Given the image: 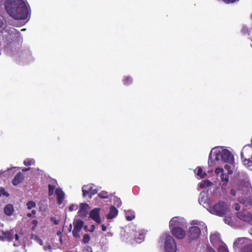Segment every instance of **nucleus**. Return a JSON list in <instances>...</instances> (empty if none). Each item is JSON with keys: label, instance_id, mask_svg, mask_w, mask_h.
<instances>
[{"label": "nucleus", "instance_id": "nucleus-56", "mask_svg": "<svg viewBox=\"0 0 252 252\" xmlns=\"http://www.w3.org/2000/svg\"><path fill=\"white\" fill-rule=\"evenodd\" d=\"M62 238H60V242H62Z\"/></svg>", "mask_w": 252, "mask_h": 252}, {"label": "nucleus", "instance_id": "nucleus-46", "mask_svg": "<svg viewBox=\"0 0 252 252\" xmlns=\"http://www.w3.org/2000/svg\"><path fill=\"white\" fill-rule=\"evenodd\" d=\"M14 236H15V240L16 241H18L19 240V237L18 235L15 233V234Z\"/></svg>", "mask_w": 252, "mask_h": 252}, {"label": "nucleus", "instance_id": "nucleus-23", "mask_svg": "<svg viewBox=\"0 0 252 252\" xmlns=\"http://www.w3.org/2000/svg\"><path fill=\"white\" fill-rule=\"evenodd\" d=\"M221 181L223 182V185H226L228 182V176L227 175H225L223 173L221 175Z\"/></svg>", "mask_w": 252, "mask_h": 252}, {"label": "nucleus", "instance_id": "nucleus-42", "mask_svg": "<svg viewBox=\"0 0 252 252\" xmlns=\"http://www.w3.org/2000/svg\"><path fill=\"white\" fill-rule=\"evenodd\" d=\"M207 252H215V250L211 248V247H208L207 249Z\"/></svg>", "mask_w": 252, "mask_h": 252}, {"label": "nucleus", "instance_id": "nucleus-15", "mask_svg": "<svg viewBox=\"0 0 252 252\" xmlns=\"http://www.w3.org/2000/svg\"><path fill=\"white\" fill-rule=\"evenodd\" d=\"M13 207L11 204H7L4 208V213L7 216L12 215L13 213Z\"/></svg>", "mask_w": 252, "mask_h": 252}, {"label": "nucleus", "instance_id": "nucleus-17", "mask_svg": "<svg viewBox=\"0 0 252 252\" xmlns=\"http://www.w3.org/2000/svg\"><path fill=\"white\" fill-rule=\"evenodd\" d=\"M92 185H84L82 187V194L83 196L85 197L89 194L90 189H91Z\"/></svg>", "mask_w": 252, "mask_h": 252}, {"label": "nucleus", "instance_id": "nucleus-47", "mask_svg": "<svg viewBox=\"0 0 252 252\" xmlns=\"http://www.w3.org/2000/svg\"><path fill=\"white\" fill-rule=\"evenodd\" d=\"M216 237V235H215V234H212L211 235L210 237V241L211 242H212V240L213 239H214L215 238V237Z\"/></svg>", "mask_w": 252, "mask_h": 252}, {"label": "nucleus", "instance_id": "nucleus-48", "mask_svg": "<svg viewBox=\"0 0 252 252\" xmlns=\"http://www.w3.org/2000/svg\"><path fill=\"white\" fill-rule=\"evenodd\" d=\"M30 168H26L23 169L22 170V171H23V172H27V171H28L30 170Z\"/></svg>", "mask_w": 252, "mask_h": 252}, {"label": "nucleus", "instance_id": "nucleus-27", "mask_svg": "<svg viewBox=\"0 0 252 252\" xmlns=\"http://www.w3.org/2000/svg\"><path fill=\"white\" fill-rule=\"evenodd\" d=\"M27 208L29 210H31L32 208H34L36 206V203L33 201H30L27 203Z\"/></svg>", "mask_w": 252, "mask_h": 252}, {"label": "nucleus", "instance_id": "nucleus-21", "mask_svg": "<svg viewBox=\"0 0 252 252\" xmlns=\"http://www.w3.org/2000/svg\"><path fill=\"white\" fill-rule=\"evenodd\" d=\"M240 252H252V244H250L242 248Z\"/></svg>", "mask_w": 252, "mask_h": 252}, {"label": "nucleus", "instance_id": "nucleus-6", "mask_svg": "<svg viewBox=\"0 0 252 252\" xmlns=\"http://www.w3.org/2000/svg\"><path fill=\"white\" fill-rule=\"evenodd\" d=\"M14 234L15 230L13 229L6 231L1 230L0 231V240H7L8 242L12 241Z\"/></svg>", "mask_w": 252, "mask_h": 252}, {"label": "nucleus", "instance_id": "nucleus-36", "mask_svg": "<svg viewBox=\"0 0 252 252\" xmlns=\"http://www.w3.org/2000/svg\"><path fill=\"white\" fill-rule=\"evenodd\" d=\"M51 220L53 221L56 225H58L59 223V220H57L55 217H51Z\"/></svg>", "mask_w": 252, "mask_h": 252}, {"label": "nucleus", "instance_id": "nucleus-1", "mask_svg": "<svg viewBox=\"0 0 252 252\" xmlns=\"http://www.w3.org/2000/svg\"><path fill=\"white\" fill-rule=\"evenodd\" d=\"M4 8L16 20H25L29 14V8L23 0H5Z\"/></svg>", "mask_w": 252, "mask_h": 252}, {"label": "nucleus", "instance_id": "nucleus-38", "mask_svg": "<svg viewBox=\"0 0 252 252\" xmlns=\"http://www.w3.org/2000/svg\"><path fill=\"white\" fill-rule=\"evenodd\" d=\"M134 218V215L126 216V220L129 221L132 220Z\"/></svg>", "mask_w": 252, "mask_h": 252}, {"label": "nucleus", "instance_id": "nucleus-18", "mask_svg": "<svg viewBox=\"0 0 252 252\" xmlns=\"http://www.w3.org/2000/svg\"><path fill=\"white\" fill-rule=\"evenodd\" d=\"M212 184V183L208 180H204L199 184V187L201 189L205 188V187H210Z\"/></svg>", "mask_w": 252, "mask_h": 252}, {"label": "nucleus", "instance_id": "nucleus-55", "mask_svg": "<svg viewBox=\"0 0 252 252\" xmlns=\"http://www.w3.org/2000/svg\"><path fill=\"white\" fill-rule=\"evenodd\" d=\"M6 194V196H8V193H6V192H5V194Z\"/></svg>", "mask_w": 252, "mask_h": 252}, {"label": "nucleus", "instance_id": "nucleus-12", "mask_svg": "<svg viewBox=\"0 0 252 252\" xmlns=\"http://www.w3.org/2000/svg\"><path fill=\"white\" fill-rule=\"evenodd\" d=\"M56 194L57 195V202L59 205H61L63 203V201L64 197V193L60 189H57L56 190Z\"/></svg>", "mask_w": 252, "mask_h": 252}, {"label": "nucleus", "instance_id": "nucleus-52", "mask_svg": "<svg viewBox=\"0 0 252 252\" xmlns=\"http://www.w3.org/2000/svg\"><path fill=\"white\" fill-rule=\"evenodd\" d=\"M52 248L51 246L50 245L48 246L47 249L51 250Z\"/></svg>", "mask_w": 252, "mask_h": 252}, {"label": "nucleus", "instance_id": "nucleus-9", "mask_svg": "<svg viewBox=\"0 0 252 252\" xmlns=\"http://www.w3.org/2000/svg\"><path fill=\"white\" fill-rule=\"evenodd\" d=\"M171 231L172 234L177 239H182L186 236V231L180 227L172 228Z\"/></svg>", "mask_w": 252, "mask_h": 252}, {"label": "nucleus", "instance_id": "nucleus-44", "mask_svg": "<svg viewBox=\"0 0 252 252\" xmlns=\"http://www.w3.org/2000/svg\"><path fill=\"white\" fill-rule=\"evenodd\" d=\"M230 194L233 196H235V195H236L235 190L234 189H231L230 190Z\"/></svg>", "mask_w": 252, "mask_h": 252}, {"label": "nucleus", "instance_id": "nucleus-11", "mask_svg": "<svg viewBox=\"0 0 252 252\" xmlns=\"http://www.w3.org/2000/svg\"><path fill=\"white\" fill-rule=\"evenodd\" d=\"M24 179V176L22 172H18L12 180V184L14 186H17L21 183Z\"/></svg>", "mask_w": 252, "mask_h": 252}, {"label": "nucleus", "instance_id": "nucleus-43", "mask_svg": "<svg viewBox=\"0 0 252 252\" xmlns=\"http://www.w3.org/2000/svg\"><path fill=\"white\" fill-rule=\"evenodd\" d=\"M234 206H235V209L236 210L238 211L240 210V205L239 204L236 203Z\"/></svg>", "mask_w": 252, "mask_h": 252}, {"label": "nucleus", "instance_id": "nucleus-5", "mask_svg": "<svg viewBox=\"0 0 252 252\" xmlns=\"http://www.w3.org/2000/svg\"><path fill=\"white\" fill-rule=\"evenodd\" d=\"M201 234V230L199 227L196 226H191L189 228L187 233L189 241L198 239Z\"/></svg>", "mask_w": 252, "mask_h": 252}, {"label": "nucleus", "instance_id": "nucleus-3", "mask_svg": "<svg viewBox=\"0 0 252 252\" xmlns=\"http://www.w3.org/2000/svg\"><path fill=\"white\" fill-rule=\"evenodd\" d=\"M228 211V208L226 203L220 201L213 206L212 213L219 216H222L225 215Z\"/></svg>", "mask_w": 252, "mask_h": 252}, {"label": "nucleus", "instance_id": "nucleus-35", "mask_svg": "<svg viewBox=\"0 0 252 252\" xmlns=\"http://www.w3.org/2000/svg\"><path fill=\"white\" fill-rule=\"evenodd\" d=\"M83 252H92V248L90 246H87L85 248Z\"/></svg>", "mask_w": 252, "mask_h": 252}, {"label": "nucleus", "instance_id": "nucleus-2", "mask_svg": "<svg viewBox=\"0 0 252 252\" xmlns=\"http://www.w3.org/2000/svg\"><path fill=\"white\" fill-rule=\"evenodd\" d=\"M215 159L217 161L220 159L224 162L231 164L234 163V156L227 149H223L221 151L217 153L215 155Z\"/></svg>", "mask_w": 252, "mask_h": 252}, {"label": "nucleus", "instance_id": "nucleus-29", "mask_svg": "<svg viewBox=\"0 0 252 252\" xmlns=\"http://www.w3.org/2000/svg\"><path fill=\"white\" fill-rule=\"evenodd\" d=\"M97 192V190L96 189H93L92 185L91 186V189H90V191H89V197L91 198L92 196L96 194Z\"/></svg>", "mask_w": 252, "mask_h": 252}, {"label": "nucleus", "instance_id": "nucleus-40", "mask_svg": "<svg viewBox=\"0 0 252 252\" xmlns=\"http://www.w3.org/2000/svg\"><path fill=\"white\" fill-rule=\"evenodd\" d=\"M95 229V226L94 224H92L91 227V229L90 230V232H93Z\"/></svg>", "mask_w": 252, "mask_h": 252}, {"label": "nucleus", "instance_id": "nucleus-51", "mask_svg": "<svg viewBox=\"0 0 252 252\" xmlns=\"http://www.w3.org/2000/svg\"><path fill=\"white\" fill-rule=\"evenodd\" d=\"M3 25V23L2 22L0 21V28H1Z\"/></svg>", "mask_w": 252, "mask_h": 252}, {"label": "nucleus", "instance_id": "nucleus-50", "mask_svg": "<svg viewBox=\"0 0 252 252\" xmlns=\"http://www.w3.org/2000/svg\"><path fill=\"white\" fill-rule=\"evenodd\" d=\"M32 222H33V223H34L35 225H36V224L37 223V220H34L32 221Z\"/></svg>", "mask_w": 252, "mask_h": 252}, {"label": "nucleus", "instance_id": "nucleus-54", "mask_svg": "<svg viewBox=\"0 0 252 252\" xmlns=\"http://www.w3.org/2000/svg\"><path fill=\"white\" fill-rule=\"evenodd\" d=\"M211 158V153L209 155V160H210Z\"/></svg>", "mask_w": 252, "mask_h": 252}, {"label": "nucleus", "instance_id": "nucleus-30", "mask_svg": "<svg viewBox=\"0 0 252 252\" xmlns=\"http://www.w3.org/2000/svg\"><path fill=\"white\" fill-rule=\"evenodd\" d=\"M241 158L243 160L244 164L245 165L248 164L249 166H250V165H249V163H252V161L250 159L244 158V155L242 152H241Z\"/></svg>", "mask_w": 252, "mask_h": 252}, {"label": "nucleus", "instance_id": "nucleus-20", "mask_svg": "<svg viewBox=\"0 0 252 252\" xmlns=\"http://www.w3.org/2000/svg\"><path fill=\"white\" fill-rule=\"evenodd\" d=\"M244 241V238H239L234 242L233 247L234 248H239L240 245H241Z\"/></svg>", "mask_w": 252, "mask_h": 252}, {"label": "nucleus", "instance_id": "nucleus-13", "mask_svg": "<svg viewBox=\"0 0 252 252\" xmlns=\"http://www.w3.org/2000/svg\"><path fill=\"white\" fill-rule=\"evenodd\" d=\"M118 213V211L117 208L114 206H111L110 207V211L107 215L106 218L108 220L112 219L117 216Z\"/></svg>", "mask_w": 252, "mask_h": 252}, {"label": "nucleus", "instance_id": "nucleus-41", "mask_svg": "<svg viewBox=\"0 0 252 252\" xmlns=\"http://www.w3.org/2000/svg\"><path fill=\"white\" fill-rule=\"evenodd\" d=\"M74 207H75V205H74V204H71V205L69 206V208H68L69 210L70 211H73V210H74Z\"/></svg>", "mask_w": 252, "mask_h": 252}, {"label": "nucleus", "instance_id": "nucleus-39", "mask_svg": "<svg viewBox=\"0 0 252 252\" xmlns=\"http://www.w3.org/2000/svg\"><path fill=\"white\" fill-rule=\"evenodd\" d=\"M222 0L226 3H233V2H235L237 0Z\"/></svg>", "mask_w": 252, "mask_h": 252}, {"label": "nucleus", "instance_id": "nucleus-31", "mask_svg": "<svg viewBox=\"0 0 252 252\" xmlns=\"http://www.w3.org/2000/svg\"><path fill=\"white\" fill-rule=\"evenodd\" d=\"M90 240V237L89 235L88 234H85L84 235L83 238V240H82L84 244H87L89 242Z\"/></svg>", "mask_w": 252, "mask_h": 252}, {"label": "nucleus", "instance_id": "nucleus-26", "mask_svg": "<svg viewBox=\"0 0 252 252\" xmlns=\"http://www.w3.org/2000/svg\"><path fill=\"white\" fill-rule=\"evenodd\" d=\"M81 230L79 229H75L74 228L72 230V235L73 237L75 238H80V232Z\"/></svg>", "mask_w": 252, "mask_h": 252}, {"label": "nucleus", "instance_id": "nucleus-25", "mask_svg": "<svg viewBox=\"0 0 252 252\" xmlns=\"http://www.w3.org/2000/svg\"><path fill=\"white\" fill-rule=\"evenodd\" d=\"M132 78L130 76H126L123 80V83L125 85H128L132 83Z\"/></svg>", "mask_w": 252, "mask_h": 252}, {"label": "nucleus", "instance_id": "nucleus-7", "mask_svg": "<svg viewBox=\"0 0 252 252\" xmlns=\"http://www.w3.org/2000/svg\"><path fill=\"white\" fill-rule=\"evenodd\" d=\"M100 210V208H95L92 210L89 213L90 218L98 224H100L101 222Z\"/></svg>", "mask_w": 252, "mask_h": 252}, {"label": "nucleus", "instance_id": "nucleus-14", "mask_svg": "<svg viewBox=\"0 0 252 252\" xmlns=\"http://www.w3.org/2000/svg\"><path fill=\"white\" fill-rule=\"evenodd\" d=\"M180 225V222L179 220L177 217L173 218L169 222V227L170 230H172V228H176V227H179Z\"/></svg>", "mask_w": 252, "mask_h": 252}, {"label": "nucleus", "instance_id": "nucleus-34", "mask_svg": "<svg viewBox=\"0 0 252 252\" xmlns=\"http://www.w3.org/2000/svg\"><path fill=\"white\" fill-rule=\"evenodd\" d=\"M225 169L228 171V173L229 174H232V171L230 170L231 167L228 164H226L224 165Z\"/></svg>", "mask_w": 252, "mask_h": 252}, {"label": "nucleus", "instance_id": "nucleus-10", "mask_svg": "<svg viewBox=\"0 0 252 252\" xmlns=\"http://www.w3.org/2000/svg\"><path fill=\"white\" fill-rule=\"evenodd\" d=\"M89 208V205L85 203L80 204V207L78 211V215L81 218H85L88 214V211Z\"/></svg>", "mask_w": 252, "mask_h": 252}, {"label": "nucleus", "instance_id": "nucleus-28", "mask_svg": "<svg viewBox=\"0 0 252 252\" xmlns=\"http://www.w3.org/2000/svg\"><path fill=\"white\" fill-rule=\"evenodd\" d=\"M55 188V186L54 185H52L51 184H49L48 185V195L49 196H51L53 195L54 193V191Z\"/></svg>", "mask_w": 252, "mask_h": 252}, {"label": "nucleus", "instance_id": "nucleus-24", "mask_svg": "<svg viewBox=\"0 0 252 252\" xmlns=\"http://www.w3.org/2000/svg\"><path fill=\"white\" fill-rule=\"evenodd\" d=\"M34 163V160L33 159L27 158L24 161V164L26 166H30Z\"/></svg>", "mask_w": 252, "mask_h": 252}, {"label": "nucleus", "instance_id": "nucleus-16", "mask_svg": "<svg viewBox=\"0 0 252 252\" xmlns=\"http://www.w3.org/2000/svg\"><path fill=\"white\" fill-rule=\"evenodd\" d=\"M83 224L84 222L82 220H76V221H74L73 222L74 228H75V229H79L80 230H81Z\"/></svg>", "mask_w": 252, "mask_h": 252}, {"label": "nucleus", "instance_id": "nucleus-53", "mask_svg": "<svg viewBox=\"0 0 252 252\" xmlns=\"http://www.w3.org/2000/svg\"><path fill=\"white\" fill-rule=\"evenodd\" d=\"M57 234L58 235H61V232L58 231V232H57Z\"/></svg>", "mask_w": 252, "mask_h": 252}, {"label": "nucleus", "instance_id": "nucleus-19", "mask_svg": "<svg viewBox=\"0 0 252 252\" xmlns=\"http://www.w3.org/2000/svg\"><path fill=\"white\" fill-rule=\"evenodd\" d=\"M197 168H198V170H197V175L199 176L200 177V178H201V179L205 178L207 174L205 172L203 171V170L201 167H198Z\"/></svg>", "mask_w": 252, "mask_h": 252}, {"label": "nucleus", "instance_id": "nucleus-45", "mask_svg": "<svg viewBox=\"0 0 252 252\" xmlns=\"http://www.w3.org/2000/svg\"><path fill=\"white\" fill-rule=\"evenodd\" d=\"M101 229L103 231H105L107 229V227L104 224H102L101 225Z\"/></svg>", "mask_w": 252, "mask_h": 252}, {"label": "nucleus", "instance_id": "nucleus-4", "mask_svg": "<svg viewBox=\"0 0 252 252\" xmlns=\"http://www.w3.org/2000/svg\"><path fill=\"white\" fill-rule=\"evenodd\" d=\"M165 249L167 252H176L177 246L174 238L167 235L165 238Z\"/></svg>", "mask_w": 252, "mask_h": 252}, {"label": "nucleus", "instance_id": "nucleus-33", "mask_svg": "<svg viewBox=\"0 0 252 252\" xmlns=\"http://www.w3.org/2000/svg\"><path fill=\"white\" fill-rule=\"evenodd\" d=\"M215 172L216 174H219L220 173H221L222 174L223 172V168L218 167L215 169Z\"/></svg>", "mask_w": 252, "mask_h": 252}, {"label": "nucleus", "instance_id": "nucleus-37", "mask_svg": "<svg viewBox=\"0 0 252 252\" xmlns=\"http://www.w3.org/2000/svg\"><path fill=\"white\" fill-rule=\"evenodd\" d=\"M36 214V211L35 210H32L31 213H28L27 216L28 217H31L32 215H34Z\"/></svg>", "mask_w": 252, "mask_h": 252}, {"label": "nucleus", "instance_id": "nucleus-32", "mask_svg": "<svg viewBox=\"0 0 252 252\" xmlns=\"http://www.w3.org/2000/svg\"><path fill=\"white\" fill-rule=\"evenodd\" d=\"M218 251L219 252H229L227 247L223 245L220 246L218 248Z\"/></svg>", "mask_w": 252, "mask_h": 252}, {"label": "nucleus", "instance_id": "nucleus-22", "mask_svg": "<svg viewBox=\"0 0 252 252\" xmlns=\"http://www.w3.org/2000/svg\"><path fill=\"white\" fill-rule=\"evenodd\" d=\"M98 196L100 198H108L109 195L107 191H102L98 194Z\"/></svg>", "mask_w": 252, "mask_h": 252}, {"label": "nucleus", "instance_id": "nucleus-8", "mask_svg": "<svg viewBox=\"0 0 252 252\" xmlns=\"http://www.w3.org/2000/svg\"><path fill=\"white\" fill-rule=\"evenodd\" d=\"M237 217L246 222H250L252 220V215L247 210H243L237 213Z\"/></svg>", "mask_w": 252, "mask_h": 252}, {"label": "nucleus", "instance_id": "nucleus-49", "mask_svg": "<svg viewBox=\"0 0 252 252\" xmlns=\"http://www.w3.org/2000/svg\"><path fill=\"white\" fill-rule=\"evenodd\" d=\"M72 229V225L70 224L69 226L68 230L69 232L71 231Z\"/></svg>", "mask_w": 252, "mask_h": 252}]
</instances>
